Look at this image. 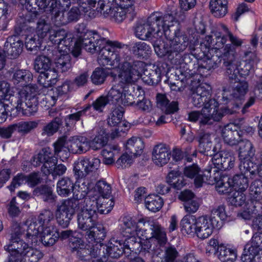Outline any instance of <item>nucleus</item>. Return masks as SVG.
<instances>
[{
	"label": "nucleus",
	"instance_id": "obj_49",
	"mask_svg": "<svg viewBox=\"0 0 262 262\" xmlns=\"http://www.w3.org/2000/svg\"><path fill=\"white\" fill-rule=\"evenodd\" d=\"M259 206L255 204L254 201L250 200V202H247L244 205V209L239 212L237 216L244 220H250L254 215L257 212V207Z\"/></svg>",
	"mask_w": 262,
	"mask_h": 262
},
{
	"label": "nucleus",
	"instance_id": "obj_46",
	"mask_svg": "<svg viewBox=\"0 0 262 262\" xmlns=\"http://www.w3.org/2000/svg\"><path fill=\"white\" fill-rule=\"evenodd\" d=\"M125 226L123 224L122 234L124 236L126 237L125 242L123 244L124 249L134 251L138 248L140 245V237H136L137 234L127 233L125 232Z\"/></svg>",
	"mask_w": 262,
	"mask_h": 262
},
{
	"label": "nucleus",
	"instance_id": "obj_43",
	"mask_svg": "<svg viewBox=\"0 0 262 262\" xmlns=\"http://www.w3.org/2000/svg\"><path fill=\"white\" fill-rule=\"evenodd\" d=\"M198 141L199 152L208 155V152L210 151L212 147L211 135L208 133L202 134L199 137Z\"/></svg>",
	"mask_w": 262,
	"mask_h": 262
},
{
	"label": "nucleus",
	"instance_id": "obj_12",
	"mask_svg": "<svg viewBox=\"0 0 262 262\" xmlns=\"http://www.w3.org/2000/svg\"><path fill=\"white\" fill-rule=\"evenodd\" d=\"M234 81V85L232 87V93L230 95V98H228V92L224 91L223 94V99L226 101V103L229 104L227 107L222 108L224 111V109L228 107L230 110H233L234 113L236 111L239 105L242 104L241 101L244 99V96L248 91V83L245 80Z\"/></svg>",
	"mask_w": 262,
	"mask_h": 262
},
{
	"label": "nucleus",
	"instance_id": "obj_24",
	"mask_svg": "<svg viewBox=\"0 0 262 262\" xmlns=\"http://www.w3.org/2000/svg\"><path fill=\"white\" fill-rule=\"evenodd\" d=\"M238 127L234 123H229L222 129V136L225 143L235 145L241 140V135L238 131Z\"/></svg>",
	"mask_w": 262,
	"mask_h": 262
},
{
	"label": "nucleus",
	"instance_id": "obj_4",
	"mask_svg": "<svg viewBox=\"0 0 262 262\" xmlns=\"http://www.w3.org/2000/svg\"><path fill=\"white\" fill-rule=\"evenodd\" d=\"M174 23L176 21L172 15L161 16L159 14H153L146 19L140 20L137 23L135 34L142 40L160 42L164 40V35L169 36L170 28L173 26Z\"/></svg>",
	"mask_w": 262,
	"mask_h": 262
},
{
	"label": "nucleus",
	"instance_id": "obj_51",
	"mask_svg": "<svg viewBox=\"0 0 262 262\" xmlns=\"http://www.w3.org/2000/svg\"><path fill=\"white\" fill-rule=\"evenodd\" d=\"M106 135L104 131L97 135L93 140L88 139L89 150L91 149L97 150L101 148L107 143Z\"/></svg>",
	"mask_w": 262,
	"mask_h": 262
},
{
	"label": "nucleus",
	"instance_id": "obj_32",
	"mask_svg": "<svg viewBox=\"0 0 262 262\" xmlns=\"http://www.w3.org/2000/svg\"><path fill=\"white\" fill-rule=\"evenodd\" d=\"M53 159H57V157L54 156L52 152V149L49 147L43 148L37 155L33 158L32 164L35 166H39L41 163H43L42 167V171L45 170V164L47 163H51L53 161Z\"/></svg>",
	"mask_w": 262,
	"mask_h": 262
},
{
	"label": "nucleus",
	"instance_id": "obj_22",
	"mask_svg": "<svg viewBox=\"0 0 262 262\" xmlns=\"http://www.w3.org/2000/svg\"><path fill=\"white\" fill-rule=\"evenodd\" d=\"M23 43L17 36L9 37L5 44V55L11 58H16L23 50Z\"/></svg>",
	"mask_w": 262,
	"mask_h": 262
},
{
	"label": "nucleus",
	"instance_id": "obj_2",
	"mask_svg": "<svg viewBox=\"0 0 262 262\" xmlns=\"http://www.w3.org/2000/svg\"><path fill=\"white\" fill-rule=\"evenodd\" d=\"M38 88L36 84L24 86L15 95H11L8 100L0 105V123L5 122L9 113L15 117L18 112L27 116L34 115L37 111Z\"/></svg>",
	"mask_w": 262,
	"mask_h": 262
},
{
	"label": "nucleus",
	"instance_id": "obj_20",
	"mask_svg": "<svg viewBox=\"0 0 262 262\" xmlns=\"http://www.w3.org/2000/svg\"><path fill=\"white\" fill-rule=\"evenodd\" d=\"M211 53L207 52L204 57L198 62L196 74L203 75L205 71L215 69L219 67L221 60L218 55H211Z\"/></svg>",
	"mask_w": 262,
	"mask_h": 262
},
{
	"label": "nucleus",
	"instance_id": "obj_33",
	"mask_svg": "<svg viewBox=\"0 0 262 262\" xmlns=\"http://www.w3.org/2000/svg\"><path fill=\"white\" fill-rule=\"evenodd\" d=\"M198 217L191 215H186L180 222L181 230L183 234L193 235L195 232V226Z\"/></svg>",
	"mask_w": 262,
	"mask_h": 262
},
{
	"label": "nucleus",
	"instance_id": "obj_11",
	"mask_svg": "<svg viewBox=\"0 0 262 262\" xmlns=\"http://www.w3.org/2000/svg\"><path fill=\"white\" fill-rule=\"evenodd\" d=\"M239 143L238 157L240 160L239 169L241 172H249L251 174H255L256 164L252 159L255 154L254 147L249 141L241 140Z\"/></svg>",
	"mask_w": 262,
	"mask_h": 262
},
{
	"label": "nucleus",
	"instance_id": "obj_60",
	"mask_svg": "<svg viewBox=\"0 0 262 262\" xmlns=\"http://www.w3.org/2000/svg\"><path fill=\"white\" fill-rule=\"evenodd\" d=\"M61 120L59 118H55L43 127L42 135L47 136H52L57 132L59 126L61 125Z\"/></svg>",
	"mask_w": 262,
	"mask_h": 262
},
{
	"label": "nucleus",
	"instance_id": "obj_57",
	"mask_svg": "<svg viewBox=\"0 0 262 262\" xmlns=\"http://www.w3.org/2000/svg\"><path fill=\"white\" fill-rule=\"evenodd\" d=\"M193 92L200 96L208 101L207 103H210V101L214 99H211V87L206 83H202L199 84L193 91Z\"/></svg>",
	"mask_w": 262,
	"mask_h": 262
},
{
	"label": "nucleus",
	"instance_id": "obj_42",
	"mask_svg": "<svg viewBox=\"0 0 262 262\" xmlns=\"http://www.w3.org/2000/svg\"><path fill=\"white\" fill-rule=\"evenodd\" d=\"M262 250V233H256L253 236L250 243L248 244L245 248V253H258Z\"/></svg>",
	"mask_w": 262,
	"mask_h": 262
},
{
	"label": "nucleus",
	"instance_id": "obj_3",
	"mask_svg": "<svg viewBox=\"0 0 262 262\" xmlns=\"http://www.w3.org/2000/svg\"><path fill=\"white\" fill-rule=\"evenodd\" d=\"M75 29L79 34L78 39L81 41L83 47L86 51L92 54L99 51L98 57L99 64L107 63L110 60H113L114 63H117V53H112L111 50L115 47H120V42L101 37L96 31L87 29L84 23L78 24Z\"/></svg>",
	"mask_w": 262,
	"mask_h": 262
},
{
	"label": "nucleus",
	"instance_id": "obj_53",
	"mask_svg": "<svg viewBox=\"0 0 262 262\" xmlns=\"http://www.w3.org/2000/svg\"><path fill=\"white\" fill-rule=\"evenodd\" d=\"M51 61L49 58L44 55H40L36 57L34 63V69L39 74L51 70Z\"/></svg>",
	"mask_w": 262,
	"mask_h": 262
},
{
	"label": "nucleus",
	"instance_id": "obj_27",
	"mask_svg": "<svg viewBox=\"0 0 262 262\" xmlns=\"http://www.w3.org/2000/svg\"><path fill=\"white\" fill-rule=\"evenodd\" d=\"M109 15L116 23H120L127 18L130 21L133 20L136 16L137 12L130 11L125 8L115 5L111 9Z\"/></svg>",
	"mask_w": 262,
	"mask_h": 262
},
{
	"label": "nucleus",
	"instance_id": "obj_17",
	"mask_svg": "<svg viewBox=\"0 0 262 262\" xmlns=\"http://www.w3.org/2000/svg\"><path fill=\"white\" fill-rule=\"evenodd\" d=\"M223 30H219V25L217 27V30L212 32V35H207L205 36L204 42L201 43V48L205 47L208 50V52L211 53L214 52L215 50H219L224 46L227 41L226 38V34L223 35L222 33ZM224 49H223L224 50ZM224 51H223V52Z\"/></svg>",
	"mask_w": 262,
	"mask_h": 262
},
{
	"label": "nucleus",
	"instance_id": "obj_16",
	"mask_svg": "<svg viewBox=\"0 0 262 262\" xmlns=\"http://www.w3.org/2000/svg\"><path fill=\"white\" fill-rule=\"evenodd\" d=\"M13 227H15V230L18 229L15 231L16 236H18L21 233L20 230V226L16 224ZM29 247L28 244L20 239L18 237H13L12 236L9 244L5 246L4 248L5 250L8 252L9 254H14L22 258Z\"/></svg>",
	"mask_w": 262,
	"mask_h": 262
},
{
	"label": "nucleus",
	"instance_id": "obj_25",
	"mask_svg": "<svg viewBox=\"0 0 262 262\" xmlns=\"http://www.w3.org/2000/svg\"><path fill=\"white\" fill-rule=\"evenodd\" d=\"M69 150L74 154H82L89 151L88 138L84 136H74L69 140Z\"/></svg>",
	"mask_w": 262,
	"mask_h": 262
},
{
	"label": "nucleus",
	"instance_id": "obj_36",
	"mask_svg": "<svg viewBox=\"0 0 262 262\" xmlns=\"http://www.w3.org/2000/svg\"><path fill=\"white\" fill-rule=\"evenodd\" d=\"M254 175L250 174L249 172L246 173L241 172V174H236L230 179V182H232V187L237 189V191L244 192L248 187V176Z\"/></svg>",
	"mask_w": 262,
	"mask_h": 262
},
{
	"label": "nucleus",
	"instance_id": "obj_30",
	"mask_svg": "<svg viewBox=\"0 0 262 262\" xmlns=\"http://www.w3.org/2000/svg\"><path fill=\"white\" fill-rule=\"evenodd\" d=\"M58 75L57 71L53 68L39 74L37 82L44 88H48L55 85L58 81Z\"/></svg>",
	"mask_w": 262,
	"mask_h": 262
},
{
	"label": "nucleus",
	"instance_id": "obj_1",
	"mask_svg": "<svg viewBox=\"0 0 262 262\" xmlns=\"http://www.w3.org/2000/svg\"><path fill=\"white\" fill-rule=\"evenodd\" d=\"M120 47H115L114 49L111 50L112 53H117V63H114L113 60H110L107 63L100 64L103 66H110L111 68H117L119 82L113 86H119L120 95H122V97H123L124 103L128 105H132L135 101L134 97L130 93L129 89L140 78L143 63L140 61H135L133 62L124 61L120 63L122 55L120 49L122 48L123 45L120 42Z\"/></svg>",
	"mask_w": 262,
	"mask_h": 262
},
{
	"label": "nucleus",
	"instance_id": "obj_8",
	"mask_svg": "<svg viewBox=\"0 0 262 262\" xmlns=\"http://www.w3.org/2000/svg\"><path fill=\"white\" fill-rule=\"evenodd\" d=\"M234 112L228 107L219 109V103L215 100H212L207 103L201 112L192 111L188 114V120L191 122L199 120L201 124H212L214 122L219 121L225 114H232Z\"/></svg>",
	"mask_w": 262,
	"mask_h": 262
},
{
	"label": "nucleus",
	"instance_id": "obj_52",
	"mask_svg": "<svg viewBox=\"0 0 262 262\" xmlns=\"http://www.w3.org/2000/svg\"><path fill=\"white\" fill-rule=\"evenodd\" d=\"M38 123L36 121H21L13 124L14 131L22 135H26L37 127Z\"/></svg>",
	"mask_w": 262,
	"mask_h": 262
},
{
	"label": "nucleus",
	"instance_id": "obj_14",
	"mask_svg": "<svg viewBox=\"0 0 262 262\" xmlns=\"http://www.w3.org/2000/svg\"><path fill=\"white\" fill-rule=\"evenodd\" d=\"M119 89V86H113L106 96L102 95L99 97L91 105V107L92 106L95 111L101 113L105 106L109 103H119L128 106L124 103L123 97L122 95H120Z\"/></svg>",
	"mask_w": 262,
	"mask_h": 262
},
{
	"label": "nucleus",
	"instance_id": "obj_23",
	"mask_svg": "<svg viewBox=\"0 0 262 262\" xmlns=\"http://www.w3.org/2000/svg\"><path fill=\"white\" fill-rule=\"evenodd\" d=\"M195 228V234L196 236L201 239H205L212 234L214 226L209 218L206 216H202L198 217Z\"/></svg>",
	"mask_w": 262,
	"mask_h": 262
},
{
	"label": "nucleus",
	"instance_id": "obj_44",
	"mask_svg": "<svg viewBox=\"0 0 262 262\" xmlns=\"http://www.w3.org/2000/svg\"><path fill=\"white\" fill-rule=\"evenodd\" d=\"M126 149L130 154L134 156L140 155L144 148V143L142 140L137 137H132L126 143Z\"/></svg>",
	"mask_w": 262,
	"mask_h": 262
},
{
	"label": "nucleus",
	"instance_id": "obj_5",
	"mask_svg": "<svg viewBox=\"0 0 262 262\" xmlns=\"http://www.w3.org/2000/svg\"><path fill=\"white\" fill-rule=\"evenodd\" d=\"M84 203L77 215L78 227L86 231L85 238L89 243L98 244L105 236L104 228L98 224L95 204L89 199H85Z\"/></svg>",
	"mask_w": 262,
	"mask_h": 262
},
{
	"label": "nucleus",
	"instance_id": "obj_41",
	"mask_svg": "<svg viewBox=\"0 0 262 262\" xmlns=\"http://www.w3.org/2000/svg\"><path fill=\"white\" fill-rule=\"evenodd\" d=\"M33 79V75L29 71L18 70L15 71L12 76V81L15 85H24L31 82Z\"/></svg>",
	"mask_w": 262,
	"mask_h": 262
},
{
	"label": "nucleus",
	"instance_id": "obj_31",
	"mask_svg": "<svg viewBox=\"0 0 262 262\" xmlns=\"http://www.w3.org/2000/svg\"><path fill=\"white\" fill-rule=\"evenodd\" d=\"M216 254L221 262H234L237 258L236 250L224 245L218 246Z\"/></svg>",
	"mask_w": 262,
	"mask_h": 262
},
{
	"label": "nucleus",
	"instance_id": "obj_34",
	"mask_svg": "<svg viewBox=\"0 0 262 262\" xmlns=\"http://www.w3.org/2000/svg\"><path fill=\"white\" fill-rule=\"evenodd\" d=\"M209 9L211 13L216 17H222L227 13V0H210Z\"/></svg>",
	"mask_w": 262,
	"mask_h": 262
},
{
	"label": "nucleus",
	"instance_id": "obj_59",
	"mask_svg": "<svg viewBox=\"0 0 262 262\" xmlns=\"http://www.w3.org/2000/svg\"><path fill=\"white\" fill-rule=\"evenodd\" d=\"M66 31L63 29H57L50 31L49 39L53 44L57 45L58 48H62L61 42L66 37Z\"/></svg>",
	"mask_w": 262,
	"mask_h": 262
},
{
	"label": "nucleus",
	"instance_id": "obj_61",
	"mask_svg": "<svg viewBox=\"0 0 262 262\" xmlns=\"http://www.w3.org/2000/svg\"><path fill=\"white\" fill-rule=\"evenodd\" d=\"M133 52L134 54L139 56H146L151 52V48L144 42H138L133 46Z\"/></svg>",
	"mask_w": 262,
	"mask_h": 262
},
{
	"label": "nucleus",
	"instance_id": "obj_35",
	"mask_svg": "<svg viewBox=\"0 0 262 262\" xmlns=\"http://www.w3.org/2000/svg\"><path fill=\"white\" fill-rule=\"evenodd\" d=\"M73 186L74 182L70 178H62L57 183V193L62 197L68 196L72 192Z\"/></svg>",
	"mask_w": 262,
	"mask_h": 262
},
{
	"label": "nucleus",
	"instance_id": "obj_37",
	"mask_svg": "<svg viewBox=\"0 0 262 262\" xmlns=\"http://www.w3.org/2000/svg\"><path fill=\"white\" fill-rule=\"evenodd\" d=\"M54 63L57 70L61 72H66L72 66L71 57L69 54L59 52L54 59Z\"/></svg>",
	"mask_w": 262,
	"mask_h": 262
},
{
	"label": "nucleus",
	"instance_id": "obj_13",
	"mask_svg": "<svg viewBox=\"0 0 262 262\" xmlns=\"http://www.w3.org/2000/svg\"><path fill=\"white\" fill-rule=\"evenodd\" d=\"M78 204L72 199H65L57 205L55 216L58 224L63 228L68 227L75 214Z\"/></svg>",
	"mask_w": 262,
	"mask_h": 262
},
{
	"label": "nucleus",
	"instance_id": "obj_15",
	"mask_svg": "<svg viewBox=\"0 0 262 262\" xmlns=\"http://www.w3.org/2000/svg\"><path fill=\"white\" fill-rule=\"evenodd\" d=\"M124 112V108L119 106L113 108L108 116L107 118L108 125L113 126L118 125V128L111 134L112 138L120 136V132L125 133L129 128V123L123 121Z\"/></svg>",
	"mask_w": 262,
	"mask_h": 262
},
{
	"label": "nucleus",
	"instance_id": "obj_9",
	"mask_svg": "<svg viewBox=\"0 0 262 262\" xmlns=\"http://www.w3.org/2000/svg\"><path fill=\"white\" fill-rule=\"evenodd\" d=\"M168 37L164 35L163 42H166L161 49L160 47L155 48V51L158 56L162 57L165 55L168 56L172 54L177 55L180 52L184 51L188 45L189 39L187 36L179 29L174 30L173 35L171 36V30Z\"/></svg>",
	"mask_w": 262,
	"mask_h": 262
},
{
	"label": "nucleus",
	"instance_id": "obj_54",
	"mask_svg": "<svg viewBox=\"0 0 262 262\" xmlns=\"http://www.w3.org/2000/svg\"><path fill=\"white\" fill-rule=\"evenodd\" d=\"M204 179L203 182H206L208 184H217L218 181H220L223 178L221 176V172L219 170L213 168L209 170H205L203 176Z\"/></svg>",
	"mask_w": 262,
	"mask_h": 262
},
{
	"label": "nucleus",
	"instance_id": "obj_58",
	"mask_svg": "<svg viewBox=\"0 0 262 262\" xmlns=\"http://www.w3.org/2000/svg\"><path fill=\"white\" fill-rule=\"evenodd\" d=\"M70 246L73 251L82 252L83 256L89 254V249H86L84 242L79 237L72 236L70 238Z\"/></svg>",
	"mask_w": 262,
	"mask_h": 262
},
{
	"label": "nucleus",
	"instance_id": "obj_63",
	"mask_svg": "<svg viewBox=\"0 0 262 262\" xmlns=\"http://www.w3.org/2000/svg\"><path fill=\"white\" fill-rule=\"evenodd\" d=\"M53 30L49 24L44 19H40L37 23L36 33L37 37L44 38L48 34L50 35V31Z\"/></svg>",
	"mask_w": 262,
	"mask_h": 262
},
{
	"label": "nucleus",
	"instance_id": "obj_18",
	"mask_svg": "<svg viewBox=\"0 0 262 262\" xmlns=\"http://www.w3.org/2000/svg\"><path fill=\"white\" fill-rule=\"evenodd\" d=\"M100 160L97 158H84L76 163L74 170L79 176L96 171L100 165Z\"/></svg>",
	"mask_w": 262,
	"mask_h": 262
},
{
	"label": "nucleus",
	"instance_id": "obj_64",
	"mask_svg": "<svg viewBox=\"0 0 262 262\" xmlns=\"http://www.w3.org/2000/svg\"><path fill=\"white\" fill-rule=\"evenodd\" d=\"M230 179L223 177L216 185V189L220 194H226L230 192L232 187Z\"/></svg>",
	"mask_w": 262,
	"mask_h": 262
},
{
	"label": "nucleus",
	"instance_id": "obj_50",
	"mask_svg": "<svg viewBox=\"0 0 262 262\" xmlns=\"http://www.w3.org/2000/svg\"><path fill=\"white\" fill-rule=\"evenodd\" d=\"M250 194L254 203L258 204L260 207L259 201L262 199V181L256 180L253 181L250 186Z\"/></svg>",
	"mask_w": 262,
	"mask_h": 262
},
{
	"label": "nucleus",
	"instance_id": "obj_26",
	"mask_svg": "<svg viewBox=\"0 0 262 262\" xmlns=\"http://www.w3.org/2000/svg\"><path fill=\"white\" fill-rule=\"evenodd\" d=\"M47 2L48 4L54 3V6L61 10H66L71 5L70 0H28V3L33 8L38 10H45L47 8Z\"/></svg>",
	"mask_w": 262,
	"mask_h": 262
},
{
	"label": "nucleus",
	"instance_id": "obj_10",
	"mask_svg": "<svg viewBox=\"0 0 262 262\" xmlns=\"http://www.w3.org/2000/svg\"><path fill=\"white\" fill-rule=\"evenodd\" d=\"M54 221L53 213L49 210L42 211L38 217L37 221H27L24 229L26 230V238L29 242L36 243L39 231L50 226H54L52 222Z\"/></svg>",
	"mask_w": 262,
	"mask_h": 262
},
{
	"label": "nucleus",
	"instance_id": "obj_28",
	"mask_svg": "<svg viewBox=\"0 0 262 262\" xmlns=\"http://www.w3.org/2000/svg\"><path fill=\"white\" fill-rule=\"evenodd\" d=\"M42 244L46 247H50L55 244L59 237V233L55 226H50L48 228L40 230L38 233Z\"/></svg>",
	"mask_w": 262,
	"mask_h": 262
},
{
	"label": "nucleus",
	"instance_id": "obj_55",
	"mask_svg": "<svg viewBox=\"0 0 262 262\" xmlns=\"http://www.w3.org/2000/svg\"><path fill=\"white\" fill-rule=\"evenodd\" d=\"M43 253L39 250L29 247L22 258L24 262H38L43 257Z\"/></svg>",
	"mask_w": 262,
	"mask_h": 262
},
{
	"label": "nucleus",
	"instance_id": "obj_6",
	"mask_svg": "<svg viewBox=\"0 0 262 262\" xmlns=\"http://www.w3.org/2000/svg\"><path fill=\"white\" fill-rule=\"evenodd\" d=\"M236 52L235 49L230 44H227L222 52V57L223 65L226 68L225 75L231 82L236 81L238 77H245L249 75L254 63L258 61L256 54L254 52L247 51L241 56L242 59L248 63L245 64L244 68H239L241 62L236 59Z\"/></svg>",
	"mask_w": 262,
	"mask_h": 262
},
{
	"label": "nucleus",
	"instance_id": "obj_7",
	"mask_svg": "<svg viewBox=\"0 0 262 262\" xmlns=\"http://www.w3.org/2000/svg\"><path fill=\"white\" fill-rule=\"evenodd\" d=\"M122 222L127 233L137 234L140 238L156 240L161 245L167 242L166 233L158 223L146 222L144 219L139 220L137 223L129 216L123 217Z\"/></svg>",
	"mask_w": 262,
	"mask_h": 262
},
{
	"label": "nucleus",
	"instance_id": "obj_56",
	"mask_svg": "<svg viewBox=\"0 0 262 262\" xmlns=\"http://www.w3.org/2000/svg\"><path fill=\"white\" fill-rule=\"evenodd\" d=\"M219 30H223V32L226 34V36L228 37L231 45L236 50V47H241L244 41L243 40L239 38L236 36L234 35L229 30L227 26L223 24H219Z\"/></svg>",
	"mask_w": 262,
	"mask_h": 262
},
{
	"label": "nucleus",
	"instance_id": "obj_21",
	"mask_svg": "<svg viewBox=\"0 0 262 262\" xmlns=\"http://www.w3.org/2000/svg\"><path fill=\"white\" fill-rule=\"evenodd\" d=\"M171 157V152L165 144H158L153 148L152 160L157 166H163L166 164Z\"/></svg>",
	"mask_w": 262,
	"mask_h": 262
},
{
	"label": "nucleus",
	"instance_id": "obj_38",
	"mask_svg": "<svg viewBox=\"0 0 262 262\" xmlns=\"http://www.w3.org/2000/svg\"><path fill=\"white\" fill-rule=\"evenodd\" d=\"M157 101L158 106L167 114L173 113L178 110V102L172 101L169 103L165 95L158 94L157 96Z\"/></svg>",
	"mask_w": 262,
	"mask_h": 262
},
{
	"label": "nucleus",
	"instance_id": "obj_47",
	"mask_svg": "<svg viewBox=\"0 0 262 262\" xmlns=\"http://www.w3.org/2000/svg\"><path fill=\"white\" fill-rule=\"evenodd\" d=\"M51 163H47L45 164V170H43V172L47 175L52 174L53 176H60L64 174L67 170L66 167L63 164L56 165L57 159H53Z\"/></svg>",
	"mask_w": 262,
	"mask_h": 262
},
{
	"label": "nucleus",
	"instance_id": "obj_29",
	"mask_svg": "<svg viewBox=\"0 0 262 262\" xmlns=\"http://www.w3.org/2000/svg\"><path fill=\"white\" fill-rule=\"evenodd\" d=\"M89 199L93 203H94L96 206V211L101 214H107L109 213L114 205V202L113 199L108 197L98 196V198H86Z\"/></svg>",
	"mask_w": 262,
	"mask_h": 262
},
{
	"label": "nucleus",
	"instance_id": "obj_40",
	"mask_svg": "<svg viewBox=\"0 0 262 262\" xmlns=\"http://www.w3.org/2000/svg\"><path fill=\"white\" fill-rule=\"evenodd\" d=\"M200 168L196 165H192L190 166L186 167L184 170L185 176L189 178H194V183L196 187L202 186L204 179L203 175L200 173Z\"/></svg>",
	"mask_w": 262,
	"mask_h": 262
},
{
	"label": "nucleus",
	"instance_id": "obj_39",
	"mask_svg": "<svg viewBox=\"0 0 262 262\" xmlns=\"http://www.w3.org/2000/svg\"><path fill=\"white\" fill-rule=\"evenodd\" d=\"M106 254L113 258L119 257L124 252V249L123 243L120 241L112 239L106 246Z\"/></svg>",
	"mask_w": 262,
	"mask_h": 262
},
{
	"label": "nucleus",
	"instance_id": "obj_45",
	"mask_svg": "<svg viewBox=\"0 0 262 262\" xmlns=\"http://www.w3.org/2000/svg\"><path fill=\"white\" fill-rule=\"evenodd\" d=\"M49 11L52 14V20L56 26H62L69 23L67 15L65 16L64 11L54 7V3L51 4L49 7Z\"/></svg>",
	"mask_w": 262,
	"mask_h": 262
},
{
	"label": "nucleus",
	"instance_id": "obj_62",
	"mask_svg": "<svg viewBox=\"0 0 262 262\" xmlns=\"http://www.w3.org/2000/svg\"><path fill=\"white\" fill-rule=\"evenodd\" d=\"M94 191L100 195L99 196H111L112 189L111 185L104 181H99L94 187Z\"/></svg>",
	"mask_w": 262,
	"mask_h": 262
},
{
	"label": "nucleus",
	"instance_id": "obj_19",
	"mask_svg": "<svg viewBox=\"0 0 262 262\" xmlns=\"http://www.w3.org/2000/svg\"><path fill=\"white\" fill-rule=\"evenodd\" d=\"M235 157L226 151H221L215 154L212 159L215 168L220 170H229L234 166Z\"/></svg>",
	"mask_w": 262,
	"mask_h": 262
},
{
	"label": "nucleus",
	"instance_id": "obj_48",
	"mask_svg": "<svg viewBox=\"0 0 262 262\" xmlns=\"http://www.w3.org/2000/svg\"><path fill=\"white\" fill-rule=\"evenodd\" d=\"M145 204L146 207L149 210L155 212L162 208L163 201L160 196L151 194L145 198Z\"/></svg>",
	"mask_w": 262,
	"mask_h": 262
}]
</instances>
